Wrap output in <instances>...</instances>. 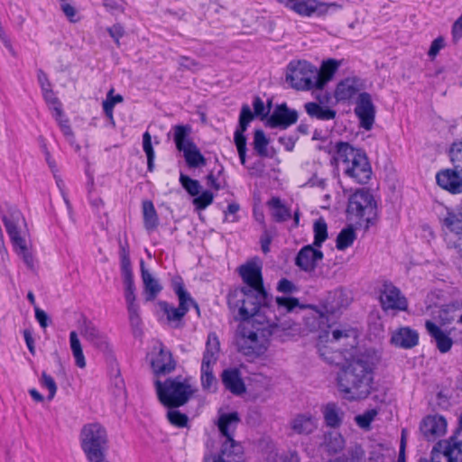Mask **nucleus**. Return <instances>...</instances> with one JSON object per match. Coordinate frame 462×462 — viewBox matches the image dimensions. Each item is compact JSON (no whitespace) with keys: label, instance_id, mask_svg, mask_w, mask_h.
Masks as SVG:
<instances>
[{"label":"nucleus","instance_id":"nucleus-49","mask_svg":"<svg viewBox=\"0 0 462 462\" xmlns=\"http://www.w3.org/2000/svg\"><path fill=\"white\" fill-rule=\"evenodd\" d=\"M114 89H110L106 95V100L103 102V109L108 117H113L114 106L123 102V97L121 95H114Z\"/></svg>","mask_w":462,"mask_h":462},{"label":"nucleus","instance_id":"nucleus-32","mask_svg":"<svg viewBox=\"0 0 462 462\" xmlns=\"http://www.w3.org/2000/svg\"><path fill=\"white\" fill-rule=\"evenodd\" d=\"M357 331L351 328H340L331 330L326 335L327 342H342L343 345L354 346L356 343Z\"/></svg>","mask_w":462,"mask_h":462},{"label":"nucleus","instance_id":"nucleus-64","mask_svg":"<svg viewBox=\"0 0 462 462\" xmlns=\"http://www.w3.org/2000/svg\"><path fill=\"white\" fill-rule=\"evenodd\" d=\"M253 106H254V114L256 116H265L266 115L267 112L265 110L264 104L260 97L254 98V100L253 102Z\"/></svg>","mask_w":462,"mask_h":462},{"label":"nucleus","instance_id":"nucleus-39","mask_svg":"<svg viewBox=\"0 0 462 462\" xmlns=\"http://www.w3.org/2000/svg\"><path fill=\"white\" fill-rule=\"evenodd\" d=\"M268 207L272 216L276 221L283 222L291 217L290 209L281 201L279 198H272L268 201Z\"/></svg>","mask_w":462,"mask_h":462},{"label":"nucleus","instance_id":"nucleus-14","mask_svg":"<svg viewBox=\"0 0 462 462\" xmlns=\"http://www.w3.org/2000/svg\"><path fill=\"white\" fill-rule=\"evenodd\" d=\"M240 419L237 412L220 413L217 420L218 430L226 437L222 451L224 456L227 454V448H233L236 455L241 452L240 444L233 439V433L236 430Z\"/></svg>","mask_w":462,"mask_h":462},{"label":"nucleus","instance_id":"nucleus-22","mask_svg":"<svg viewBox=\"0 0 462 462\" xmlns=\"http://www.w3.org/2000/svg\"><path fill=\"white\" fill-rule=\"evenodd\" d=\"M323 259V253L312 245L302 247L297 254L295 263L304 272H312Z\"/></svg>","mask_w":462,"mask_h":462},{"label":"nucleus","instance_id":"nucleus-34","mask_svg":"<svg viewBox=\"0 0 462 462\" xmlns=\"http://www.w3.org/2000/svg\"><path fill=\"white\" fill-rule=\"evenodd\" d=\"M323 418L327 426L331 428H337L340 426L344 418V411L337 404L328 402L321 409Z\"/></svg>","mask_w":462,"mask_h":462},{"label":"nucleus","instance_id":"nucleus-19","mask_svg":"<svg viewBox=\"0 0 462 462\" xmlns=\"http://www.w3.org/2000/svg\"><path fill=\"white\" fill-rule=\"evenodd\" d=\"M459 171L462 169H445L436 174L437 184L451 194L462 193V177Z\"/></svg>","mask_w":462,"mask_h":462},{"label":"nucleus","instance_id":"nucleus-28","mask_svg":"<svg viewBox=\"0 0 462 462\" xmlns=\"http://www.w3.org/2000/svg\"><path fill=\"white\" fill-rule=\"evenodd\" d=\"M317 427L318 419L310 413L298 414L291 421V428L297 434H310Z\"/></svg>","mask_w":462,"mask_h":462},{"label":"nucleus","instance_id":"nucleus-5","mask_svg":"<svg viewBox=\"0 0 462 462\" xmlns=\"http://www.w3.org/2000/svg\"><path fill=\"white\" fill-rule=\"evenodd\" d=\"M3 222L13 243L15 253L29 268H33L34 258L30 250L25 219L15 208L3 214Z\"/></svg>","mask_w":462,"mask_h":462},{"label":"nucleus","instance_id":"nucleus-16","mask_svg":"<svg viewBox=\"0 0 462 462\" xmlns=\"http://www.w3.org/2000/svg\"><path fill=\"white\" fill-rule=\"evenodd\" d=\"M380 302L384 310H406L408 302L400 290L392 283L385 282L380 291Z\"/></svg>","mask_w":462,"mask_h":462},{"label":"nucleus","instance_id":"nucleus-58","mask_svg":"<svg viewBox=\"0 0 462 462\" xmlns=\"http://www.w3.org/2000/svg\"><path fill=\"white\" fill-rule=\"evenodd\" d=\"M56 121L58 122L60 127V130L62 131L63 134L68 137V138H70L72 136V130L69 125V121L67 119H64L63 118V113L61 112V116L59 117L58 116V119H56Z\"/></svg>","mask_w":462,"mask_h":462},{"label":"nucleus","instance_id":"nucleus-45","mask_svg":"<svg viewBox=\"0 0 462 462\" xmlns=\"http://www.w3.org/2000/svg\"><path fill=\"white\" fill-rule=\"evenodd\" d=\"M269 142L262 130H256L254 135V148L261 156L267 155V145Z\"/></svg>","mask_w":462,"mask_h":462},{"label":"nucleus","instance_id":"nucleus-48","mask_svg":"<svg viewBox=\"0 0 462 462\" xmlns=\"http://www.w3.org/2000/svg\"><path fill=\"white\" fill-rule=\"evenodd\" d=\"M449 157L456 169H462V138L452 143Z\"/></svg>","mask_w":462,"mask_h":462},{"label":"nucleus","instance_id":"nucleus-9","mask_svg":"<svg viewBox=\"0 0 462 462\" xmlns=\"http://www.w3.org/2000/svg\"><path fill=\"white\" fill-rule=\"evenodd\" d=\"M173 130L176 147L183 153L187 165L189 168L204 167L207 164V160L189 137L190 128L185 125H176Z\"/></svg>","mask_w":462,"mask_h":462},{"label":"nucleus","instance_id":"nucleus-56","mask_svg":"<svg viewBox=\"0 0 462 462\" xmlns=\"http://www.w3.org/2000/svg\"><path fill=\"white\" fill-rule=\"evenodd\" d=\"M445 46V42H444V39L441 38V37H439L437 39H435L432 42H431V45H430V48L429 50V56L431 57L432 59L435 58L438 53L439 52L440 50H442Z\"/></svg>","mask_w":462,"mask_h":462},{"label":"nucleus","instance_id":"nucleus-23","mask_svg":"<svg viewBox=\"0 0 462 462\" xmlns=\"http://www.w3.org/2000/svg\"><path fill=\"white\" fill-rule=\"evenodd\" d=\"M390 342L396 347L410 349L419 343V333L410 327H401L393 330Z\"/></svg>","mask_w":462,"mask_h":462},{"label":"nucleus","instance_id":"nucleus-43","mask_svg":"<svg viewBox=\"0 0 462 462\" xmlns=\"http://www.w3.org/2000/svg\"><path fill=\"white\" fill-rule=\"evenodd\" d=\"M314 242L313 245L320 247L323 242L328 238V227L324 219L319 218L315 221L313 226Z\"/></svg>","mask_w":462,"mask_h":462},{"label":"nucleus","instance_id":"nucleus-37","mask_svg":"<svg viewBox=\"0 0 462 462\" xmlns=\"http://www.w3.org/2000/svg\"><path fill=\"white\" fill-rule=\"evenodd\" d=\"M442 224L449 232L459 235L462 233V207L458 211H448L442 218Z\"/></svg>","mask_w":462,"mask_h":462},{"label":"nucleus","instance_id":"nucleus-57","mask_svg":"<svg viewBox=\"0 0 462 462\" xmlns=\"http://www.w3.org/2000/svg\"><path fill=\"white\" fill-rule=\"evenodd\" d=\"M60 8L64 14L68 17L70 22H76L77 11L73 5L69 3L60 4Z\"/></svg>","mask_w":462,"mask_h":462},{"label":"nucleus","instance_id":"nucleus-2","mask_svg":"<svg viewBox=\"0 0 462 462\" xmlns=\"http://www.w3.org/2000/svg\"><path fill=\"white\" fill-rule=\"evenodd\" d=\"M277 327L275 319H262V316L241 322L236 336L238 350L250 358L263 355L269 346L270 337Z\"/></svg>","mask_w":462,"mask_h":462},{"label":"nucleus","instance_id":"nucleus-17","mask_svg":"<svg viewBox=\"0 0 462 462\" xmlns=\"http://www.w3.org/2000/svg\"><path fill=\"white\" fill-rule=\"evenodd\" d=\"M355 113L360 121V125L365 130H370L374 123L375 107L368 93L359 94Z\"/></svg>","mask_w":462,"mask_h":462},{"label":"nucleus","instance_id":"nucleus-25","mask_svg":"<svg viewBox=\"0 0 462 462\" xmlns=\"http://www.w3.org/2000/svg\"><path fill=\"white\" fill-rule=\"evenodd\" d=\"M80 333L87 341L99 350L106 352L109 349L107 337L92 322L84 321Z\"/></svg>","mask_w":462,"mask_h":462},{"label":"nucleus","instance_id":"nucleus-46","mask_svg":"<svg viewBox=\"0 0 462 462\" xmlns=\"http://www.w3.org/2000/svg\"><path fill=\"white\" fill-rule=\"evenodd\" d=\"M39 383L42 388L48 390L49 394L47 398L49 401H51L54 398L58 390L54 379L50 374H46L45 372H42L39 378Z\"/></svg>","mask_w":462,"mask_h":462},{"label":"nucleus","instance_id":"nucleus-54","mask_svg":"<svg viewBox=\"0 0 462 462\" xmlns=\"http://www.w3.org/2000/svg\"><path fill=\"white\" fill-rule=\"evenodd\" d=\"M276 303L281 312H291L300 305L299 300L291 297H277Z\"/></svg>","mask_w":462,"mask_h":462},{"label":"nucleus","instance_id":"nucleus-10","mask_svg":"<svg viewBox=\"0 0 462 462\" xmlns=\"http://www.w3.org/2000/svg\"><path fill=\"white\" fill-rule=\"evenodd\" d=\"M287 9L302 17L325 16L330 12L341 9L336 2L328 3L320 0H277Z\"/></svg>","mask_w":462,"mask_h":462},{"label":"nucleus","instance_id":"nucleus-36","mask_svg":"<svg viewBox=\"0 0 462 462\" xmlns=\"http://www.w3.org/2000/svg\"><path fill=\"white\" fill-rule=\"evenodd\" d=\"M305 110L310 116L319 120H331L336 116L335 110L325 106H320L315 102L306 103Z\"/></svg>","mask_w":462,"mask_h":462},{"label":"nucleus","instance_id":"nucleus-24","mask_svg":"<svg viewBox=\"0 0 462 462\" xmlns=\"http://www.w3.org/2000/svg\"><path fill=\"white\" fill-rule=\"evenodd\" d=\"M298 114L295 110H291L286 105L278 106L268 119V125L271 127L287 128L296 123Z\"/></svg>","mask_w":462,"mask_h":462},{"label":"nucleus","instance_id":"nucleus-26","mask_svg":"<svg viewBox=\"0 0 462 462\" xmlns=\"http://www.w3.org/2000/svg\"><path fill=\"white\" fill-rule=\"evenodd\" d=\"M425 327L429 335L435 341L437 348L440 353H447L451 349L453 340L450 337L449 333L444 331L439 326L431 320H427Z\"/></svg>","mask_w":462,"mask_h":462},{"label":"nucleus","instance_id":"nucleus-21","mask_svg":"<svg viewBox=\"0 0 462 462\" xmlns=\"http://www.w3.org/2000/svg\"><path fill=\"white\" fill-rule=\"evenodd\" d=\"M438 448L448 462H462V430H456L448 440L439 441Z\"/></svg>","mask_w":462,"mask_h":462},{"label":"nucleus","instance_id":"nucleus-3","mask_svg":"<svg viewBox=\"0 0 462 462\" xmlns=\"http://www.w3.org/2000/svg\"><path fill=\"white\" fill-rule=\"evenodd\" d=\"M334 161L345 175L357 183H366L371 178L372 169L365 153L347 143H337Z\"/></svg>","mask_w":462,"mask_h":462},{"label":"nucleus","instance_id":"nucleus-12","mask_svg":"<svg viewBox=\"0 0 462 462\" xmlns=\"http://www.w3.org/2000/svg\"><path fill=\"white\" fill-rule=\"evenodd\" d=\"M173 289L179 299V307L175 308L166 301H161L159 306L166 315L169 321H180L188 312L190 307L199 311V306L193 300L189 292L186 291L183 284L180 282L173 283Z\"/></svg>","mask_w":462,"mask_h":462},{"label":"nucleus","instance_id":"nucleus-44","mask_svg":"<svg viewBox=\"0 0 462 462\" xmlns=\"http://www.w3.org/2000/svg\"><path fill=\"white\" fill-rule=\"evenodd\" d=\"M42 96L46 103L48 104L50 109L53 112V116L55 119H58V116H61V104L57 98L55 93L52 90V88L47 90L42 91Z\"/></svg>","mask_w":462,"mask_h":462},{"label":"nucleus","instance_id":"nucleus-42","mask_svg":"<svg viewBox=\"0 0 462 462\" xmlns=\"http://www.w3.org/2000/svg\"><path fill=\"white\" fill-rule=\"evenodd\" d=\"M356 239V234L353 227L348 226L340 231L337 238V248L340 251L351 246L354 241Z\"/></svg>","mask_w":462,"mask_h":462},{"label":"nucleus","instance_id":"nucleus-52","mask_svg":"<svg viewBox=\"0 0 462 462\" xmlns=\"http://www.w3.org/2000/svg\"><path fill=\"white\" fill-rule=\"evenodd\" d=\"M180 181L182 187L187 190V192L189 195L195 197L199 194L200 185L198 180H193L187 175L180 174Z\"/></svg>","mask_w":462,"mask_h":462},{"label":"nucleus","instance_id":"nucleus-7","mask_svg":"<svg viewBox=\"0 0 462 462\" xmlns=\"http://www.w3.org/2000/svg\"><path fill=\"white\" fill-rule=\"evenodd\" d=\"M81 448L89 462H103L107 449L105 428L97 422L83 426L79 435Z\"/></svg>","mask_w":462,"mask_h":462},{"label":"nucleus","instance_id":"nucleus-15","mask_svg":"<svg viewBox=\"0 0 462 462\" xmlns=\"http://www.w3.org/2000/svg\"><path fill=\"white\" fill-rule=\"evenodd\" d=\"M447 420L439 414L428 415L420 423V432L427 441H435L447 433Z\"/></svg>","mask_w":462,"mask_h":462},{"label":"nucleus","instance_id":"nucleus-30","mask_svg":"<svg viewBox=\"0 0 462 462\" xmlns=\"http://www.w3.org/2000/svg\"><path fill=\"white\" fill-rule=\"evenodd\" d=\"M141 273L146 300H152L161 292L162 287L159 281L144 267L143 262H141Z\"/></svg>","mask_w":462,"mask_h":462},{"label":"nucleus","instance_id":"nucleus-6","mask_svg":"<svg viewBox=\"0 0 462 462\" xmlns=\"http://www.w3.org/2000/svg\"><path fill=\"white\" fill-rule=\"evenodd\" d=\"M155 388L160 402L169 408H176L185 404L196 391L189 378L176 376L163 383L157 380Z\"/></svg>","mask_w":462,"mask_h":462},{"label":"nucleus","instance_id":"nucleus-63","mask_svg":"<svg viewBox=\"0 0 462 462\" xmlns=\"http://www.w3.org/2000/svg\"><path fill=\"white\" fill-rule=\"evenodd\" d=\"M35 319H37L42 328H45L48 326V315L44 310L36 308Z\"/></svg>","mask_w":462,"mask_h":462},{"label":"nucleus","instance_id":"nucleus-27","mask_svg":"<svg viewBox=\"0 0 462 462\" xmlns=\"http://www.w3.org/2000/svg\"><path fill=\"white\" fill-rule=\"evenodd\" d=\"M360 90L359 81L356 78H347L340 81L335 89L334 97L338 102L352 99Z\"/></svg>","mask_w":462,"mask_h":462},{"label":"nucleus","instance_id":"nucleus-61","mask_svg":"<svg viewBox=\"0 0 462 462\" xmlns=\"http://www.w3.org/2000/svg\"><path fill=\"white\" fill-rule=\"evenodd\" d=\"M108 32L117 44H119V40L125 33L123 27L119 24H116L109 28Z\"/></svg>","mask_w":462,"mask_h":462},{"label":"nucleus","instance_id":"nucleus-20","mask_svg":"<svg viewBox=\"0 0 462 462\" xmlns=\"http://www.w3.org/2000/svg\"><path fill=\"white\" fill-rule=\"evenodd\" d=\"M254 116L247 105L243 106L239 116V127L235 132V143L238 151L239 158L242 164L245 162L246 139L244 132L252 121Z\"/></svg>","mask_w":462,"mask_h":462},{"label":"nucleus","instance_id":"nucleus-50","mask_svg":"<svg viewBox=\"0 0 462 462\" xmlns=\"http://www.w3.org/2000/svg\"><path fill=\"white\" fill-rule=\"evenodd\" d=\"M167 419L171 425L178 428L186 427L188 424L187 415L175 409H170L167 411Z\"/></svg>","mask_w":462,"mask_h":462},{"label":"nucleus","instance_id":"nucleus-13","mask_svg":"<svg viewBox=\"0 0 462 462\" xmlns=\"http://www.w3.org/2000/svg\"><path fill=\"white\" fill-rule=\"evenodd\" d=\"M239 274L245 284L241 289L255 292L260 299H267V292L263 284L262 265L259 262L252 261L241 265Z\"/></svg>","mask_w":462,"mask_h":462},{"label":"nucleus","instance_id":"nucleus-60","mask_svg":"<svg viewBox=\"0 0 462 462\" xmlns=\"http://www.w3.org/2000/svg\"><path fill=\"white\" fill-rule=\"evenodd\" d=\"M277 290L281 292L290 293L295 290V286L287 279H282L277 286Z\"/></svg>","mask_w":462,"mask_h":462},{"label":"nucleus","instance_id":"nucleus-8","mask_svg":"<svg viewBox=\"0 0 462 462\" xmlns=\"http://www.w3.org/2000/svg\"><path fill=\"white\" fill-rule=\"evenodd\" d=\"M316 67L305 60L291 61L286 69V82L297 90L316 89Z\"/></svg>","mask_w":462,"mask_h":462},{"label":"nucleus","instance_id":"nucleus-35","mask_svg":"<svg viewBox=\"0 0 462 462\" xmlns=\"http://www.w3.org/2000/svg\"><path fill=\"white\" fill-rule=\"evenodd\" d=\"M220 350L218 337L215 333L208 336L206 349L203 355L202 363L216 365Z\"/></svg>","mask_w":462,"mask_h":462},{"label":"nucleus","instance_id":"nucleus-4","mask_svg":"<svg viewBox=\"0 0 462 462\" xmlns=\"http://www.w3.org/2000/svg\"><path fill=\"white\" fill-rule=\"evenodd\" d=\"M227 301L234 318L241 322L252 320L256 316H262V319L271 318V310L262 306L266 299H260L255 292L236 289L228 294Z\"/></svg>","mask_w":462,"mask_h":462},{"label":"nucleus","instance_id":"nucleus-47","mask_svg":"<svg viewBox=\"0 0 462 462\" xmlns=\"http://www.w3.org/2000/svg\"><path fill=\"white\" fill-rule=\"evenodd\" d=\"M326 445L334 453L340 451L345 445L343 437L337 432H332L326 436Z\"/></svg>","mask_w":462,"mask_h":462},{"label":"nucleus","instance_id":"nucleus-62","mask_svg":"<svg viewBox=\"0 0 462 462\" xmlns=\"http://www.w3.org/2000/svg\"><path fill=\"white\" fill-rule=\"evenodd\" d=\"M38 82L41 86L42 92L52 88L48 76L42 70L38 71Z\"/></svg>","mask_w":462,"mask_h":462},{"label":"nucleus","instance_id":"nucleus-29","mask_svg":"<svg viewBox=\"0 0 462 462\" xmlns=\"http://www.w3.org/2000/svg\"><path fill=\"white\" fill-rule=\"evenodd\" d=\"M222 382L232 393L239 395L245 392V383L237 369H226L222 373Z\"/></svg>","mask_w":462,"mask_h":462},{"label":"nucleus","instance_id":"nucleus-59","mask_svg":"<svg viewBox=\"0 0 462 462\" xmlns=\"http://www.w3.org/2000/svg\"><path fill=\"white\" fill-rule=\"evenodd\" d=\"M104 5L114 11L123 12L125 6V0H104Z\"/></svg>","mask_w":462,"mask_h":462},{"label":"nucleus","instance_id":"nucleus-40","mask_svg":"<svg viewBox=\"0 0 462 462\" xmlns=\"http://www.w3.org/2000/svg\"><path fill=\"white\" fill-rule=\"evenodd\" d=\"M69 346L72 352V356L75 359V364L79 368L86 366V359L83 354L82 346L77 332L71 331L69 333Z\"/></svg>","mask_w":462,"mask_h":462},{"label":"nucleus","instance_id":"nucleus-31","mask_svg":"<svg viewBox=\"0 0 462 462\" xmlns=\"http://www.w3.org/2000/svg\"><path fill=\"white\" fill-rule=\"evenodd\" d=\"M340 64V61L332 59L322 63L318 70V77L315 78L316 89L323 88L332 79Z\"/></svg>","mask_w":462,"mask_h":462},{"label":"nucleus","instance_id":"nucleus-11","mask_svg":"<svg viewBox=\"0 0 462 462\" xmlns=\"http://www.w3.org/2000/svg\"><path fill=\"white\" fill-rule=\"evenodd\" d=\"M347 213L356 220L370 222L375 215V203L373 196L365 189L356 191L349 198Z\"/></svg>","mask_w":462,"mask_h":462},{"label":"nucleus","instance_id":"nucleus-33","mask_svg":"<svg viewBox=\"0 0 462 462\" xmlns=\"http://www.w3.org/2000/svg\"><path fill=\"white\" fill-rule=\"evenodd\" d=\"M125 286V298L127 304L130 319L133 320L138 317L139 307L135 302V286L133 276L126 275V279H124Z\"/></svg>","mask_w":462,"mask_h":462},{"label":"nucleus","instance_id":"nucleus-1","mask_svg":"<svg viewBox=\"0 0 462 462\" xmlns=\"http://www.w3.org/2000/svg\"><path fill=\"white\" fill-rule=\"evenodd\" d=\"M379 358L375 354L365 352L352 356L339 365L337 387L347 401H361L369 396L373 389L374 373Z\"/></svg>","mask_w":462,"mask_h":462},{"label":"nucleus","instance_id":"nucleus-41","mask_svg":"<svg viewBox=\"0 0 462 462\" xmlns=\"http://www.w3.org/2000/svg\"><path fill=\"white\" fill-rule=\"evenodd\" d=\"M213 364L201 363V385L204 390L211 391L216 388L217 380L213 374Z\"/></svg>","mask_w":462,"mask_h":462},{"label":"nucleus","instance_id":"nucleus-55","mask_svg":"<svg viewBox=\"0 0 462 462\" xmlns=\"http://www.w3.org/2000/svg\"><path fill=\"white\" fill-rule=\"evenodd\" d=\"M213 193L206 190L193 199V205L197 209L203 210L213 202Z\"/></svg>","mask_w":462,"mask_h":462},{"label":"nucleus","instance_id":"nucleus-51","mask_svg":"<svg viewBox=\"0 0 462 462\" xmlns=\"http://www.w3.org/2000/svg\"><path fill=\"white\" fill-rule=\"evenodd\" d=\"M143 148L147 156V164L149 171L153 170L154 151L152 146V138L148 132L143 135Z\"/></svg>","mask_w":462,"mask_h":462},{"label":"nucleus","instance_id":"nucleus-38","mask_svg":"<svg viewBox=\"0 0 462 462\" xmlns=\"http://www.w3.org/2000/svg\"><path fill=\"white\" fill-rule=\"evenodd\" d=\"M143 225L147 231L152 232L156 229L159 224L158 216L152 201L143 202Z\"/></svg>","mask_w":462,"mask_h":462},{"label":"nucleus","instance_id":"nucleus-18","mask_svg":"<svg viewBox=\"0 0 462 462\" xmlns=\"http://www.w3.org/2000/svg\"><path fill=\"white\" fill-rule=\"evenodd\" d=\"M151 365L156 374L171 373L175 368V362L169 350L159 343L154 346L152 353Z\"/></svg>","mask_w":462,"mask_h":462},{"label":"nucleus","instance_id":"nucleus-53","mask_svg":"<svg viewBox=\"0 0 462 462\" xmlns=\"http://www.w3.org/2000/svg\"><path fill=\"white\" fill-rule=\"evenodd\" d=\"M377 414V410L371 409L365 411L363 414L356 416L355 420L361 429L368 430L370 428L371 422L374 420Z\"/></svg>","mask_w":462,"mask_h":462}]
</instances>
